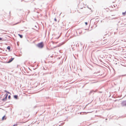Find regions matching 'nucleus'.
Returning <instances> with one entry per match:
<instances>
[{"label":"nucleus","mask_w":126,"mask_h":126,"mask_svg":"<svg viewBox=\"0 0 126 126\" xmlns=\"http://www.w3.org/2000/svg\"><path fill=\"white\" fill-rule=\"evenodd\" d=\"M37 46L39 48H42L44 46V44L43 42H41L38 43L37 45Z\"/></svg>","instance_id":"1"},{"label":"nucleus","mask_w":126,"mask_h":126,"mask_svg":"<svg viewBox=\"0 0 126 126\" xmlns=\"http://www.w3.org/2000/svg\"><path fill=\"white\" fill-rule=\"evenodd\" d=\"M122 104L123 106H126V101H123Z\"/></svg>","instance_id":"2"},{"label":"nucleus","mask_w":126,"mask_h":126,"mask_svg":"<svg viewBox=\"0 0 126 126\" xmlns=\"http://www.w3.org/2000/svg\"><path fill=\"white\" fill-rule=\"evenodd\" d=\"M6 118L5 115L2 118V120H5L6 119Z\"/></svg>","instance_id":"3"},{"label":"nucleus","mask_w":126,"mask_h":126,"mask_svg":"<svg viewBox=\"0 0 126 126\" xmlns=\"http://www.w3.org/2000/svg\"><path fill=\"white\" fill-rule=\"evenodd\" d=\"M60 35L59 34H58V35H57V36L56 37V38H58L60 37Z\"/></svg>","instance_id":"4"},{"label":"nucleus","mask_w":126,"mask_h":126,"mask_svg":"<svg viewBox=\"0 0 126 126\" xmlns=\"http://www.w3.org/2000/svg\"><path fill=\"white\" fill-rule=\"evenodd\" d=\"M7 49L10 51V47L9 46H8L7 47Z\"/></svg>","instance_id":"5"},{"label":"nucleus","mask_w":126,"mask_h":126,"mask_svg":"<svg viewBox=\"0 0 126 126\" xmlns=\"http://www.w3.org/2000/svg\"><path fill=\"white\" fill-rule=\"evenodd\" d=\"M126 14V11L125 12H123L122 13V14L124 15V16H125Z\"/></svg>","instance_id":"6"},{"label":"nucleus","mask_w":126,"mask_h":126,"mask_svg":"<svg viewBox=\"0 0 126 126\" xmlns=\"http://www.w3.org/2000/svg\"><path fill=\"white\" fill-rule=\"evenodd\" d=\"M14 58H12L11 59V60H9V63H10V62H11V61H12L14 59Z\"/></svg>","instance_id":"7"},{"label":"nucleus","mask_w":126,"mask_h":126,"mask_svg":"<svg viewBox=\"0 0 126 126\" xmlns=\"http://www.w3.org/2000/svg\"><path fill=\"white\" fill-rule=\"evenodd\" d=\"M14 97L15 98H16V99H17V95H15L14 96Z\"/></svg>","instance_id":"8"},{"label":"nucleus","mask_w":126,"mask_h":126,"mask_svg":"<svg viewBox=\"0 0 126 126\" xmlns=\"http://www.w3.org/2000/svg\"><path fill=\"white\" fill-rule=\"evenodd\" d=\"M18 35L21 38H22V35H21L19 34H18Z\"/></svg>","instance_id":"9"},{"label":"nucleus","mask_w":126,"mask_h":126,"mask_svg":"<svg viewBox=\"0 0 126 126\" xmlns=\"http://www.w3.org/2000/svg\"><path fill=\"white\" fill-rule=\"evenodd\" d=\"M6 96L5 98H6L7 97V96L8 95V94H6Z\"/></svg>","instance_id":"10"},{"label":"nucleus","mask_w":126,"mask_h":126,"mask_svg":"<svg viewBox=\"0 0 126 126\" xmlns=\"http://www.w3.org/2000/svg\"><path fill=\"white\" fill-rule=\"evenodd\" d=\"M11 97V96L10 95H9L8 97V98L9 99H10V98Z\"/></svg>","instance_id":"11"},{"label":"nucleus","mask_w":126,"mask_h":126,"mask_svg":"<svg viewBox=\"0 0 126 126\" xmlns=\"http://www.w3.org/2000/svg\"><path fill=\"white\" fill-rule=\"evenodd\" d=\"M17 124H15L13 125V126H17Z\"/></svg>","instance_id":"12"},{"label":"nucleus","mask_w":126,"mask_h":126,"mask_svg":"<svg viewBox=\"0 0 126 126\" xmlns=\"http://www.w3.org/2000/svg\"><path fill=\"white\" fill-rule=\"evenodd\" d=\"M85 23L86 25H87V22H85Z\"/></svg>","instance_id":"13"},{"label":"nucleus","mask_w":126,"mask_h":126,"mask_svg":"<svg viewBox=\"0 0 126 126\" xmlns=\"http://www.w3.org/2000/svg\"><path fill=\"white\" fill-rule=\"evenodd\" d=\"M55 21H57V19L56 18H55Z\"/></svg>","instance_id":"14"},{"label":"nucleus","mask_w":126,"mask_h":126,"mask_svg":"<svg viewBox=\"0 0 126 126\" xmlns=\"http://www.w3.org/2000/svg\"><path fill=\"white\" fill-rule=\"evenodd\" d=\"M2 39L0 37V40H1Z\"/></svg>","instance_id":"15"},{"label":"nucleus","mask_w":126,"mask_h":126,"mask_svg":"<svg viewBox=\"0 0 126 126\" xmlns=\"http://www.w3.org/2000/svg\"><path fill=\"white\" fill-rule=\"evenodd\" d=\"M23 1V0H21V1Z\"/></svg>","instance_id":"16"}]
</instances>
